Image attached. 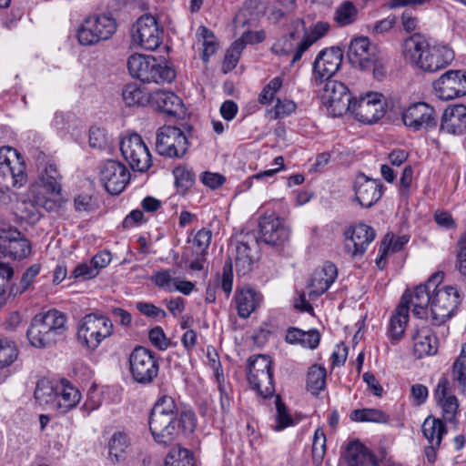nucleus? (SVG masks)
<instances>
[{
    "label": "nucleus",
    "instance_id": "1a4fd4ad",
    "mask_svg": "<svg viewBox=\"0 0 466 466\" xmlns=\"http://www.w3.org/2000/svg\"><path fill=\"white\" fill-rule=\"evenodd\" d=\"M381 93L369 91L352 100L348 112L360 123L371 125L381 119L386 113V103Z\"/></svg>",
    "mask_w": 466,
    "mask_h": 466
},
{
    "label": "nucleus",
    "instance_id": "680f3d73",
    "mask_svg": "<svg viewBox=\"0 0 466 466\" xmlns=\"http://www.w3.org/2000/svg\"><path fill=\"white\" fill-rule=\"evenodd\" d=\"M297 105L290 99H277L276 105L273 108L274 118H284L296 111Z\"/></svg>",
    "mask_w": 466,
    "mask_h": 466
},
{
    "label": "nucleus",
    "instance_id": "e2e57ef3",
    "mask_svg": "<svg viewBox=\"0 0 466 466\" xmlns=\"http://www.w3.org/2000/svg\"><path fill=\"white\" fill-rule=\"evenodd\" d=\"M276 408H277V416H276V425L274 426V430L279 431L293 423L292 418L287 412L284 404L281 403L279 397H277L276 400Z\"/></svg>",
    "mask_w": 466,
    "mask_h": 466
},
{
    "label": "nucleus",
    "instance_id": "37998d69",
    "mask_svg": "<svg viewBox=\"0 0 466 466\" xmlns=\"http://www.w3.org/2000/svg\"><path fill=\"white\" fill-rule=\"evenodd\" d=\"M326 369L319 365H312L307 374V389L318 395L326 386Z\"/></svg>",
    "mask_w": 466,
    "mask_h": 466
},
{
    "label": "nucleus",
    "instance_id": "58836bf2",
    "mask_svg": "<svg viewBox=\"0 0 466 466\" xmlns=\"http://www.w3.org/2000/svg\"><path fill=\"white\" fill-rule=\"evenodd\" d=\"M350 418L355 422H372L387 424L390 420L388 413L380 409L365 408L357 409L350 412Z\"/></svg>",
    "mask_w": 466,
    "mask_h": 466
},
{
    "label": "nucleus",
    "instance_id": "393cba45",
    "mask_svg": "<svg viewBox=\"0 0 466 466\" xmlns=\"http://www.w3.org/2000/svg\"><path fill=\"white\" fill-rule=\"evenodd\" d=\"M378 53L376 46L370 45L368 37L360 36L351 40L348 57L354 67L360 70H368L371 62H374V56Z\"/></svg>",
    "mask_w": 466,
    "mask_h": 466
},
{
    "label": "nucleus",
    "instance_id": "2eb2a0df",
    "mask_svg": "<svg viewBox=\"0 0 466 466\" xmlns=\"http://www.w3.org/2000/svg\"><path fill=\"white\" fill-rule=\"evenodd\" d=\"M319 92L322 103L333 116H340L349 111L352 99L349 88L343 83L327 80Z\"/></svg>",
    "mask_w": 466,
    "mask_h": 466
},
{
    "label": "nucleus",
    "instance_id": "bb28decb",
    "mask_svg": "<svg viewBox=\"0 0 466 466\" xmlns=\"http://www.w3.org/2000/svg\"><path fill=\"white\" fill-rule=\"evenodd\" d=\"M250 12L248 8L244 7L239 10L234 19L235 34H239L241 36L236 42H241L243 49L247 45H254L262 42L265 39V33L263 31H251L250 28L255 25L256 19L248 17Z\"/></svg>",
    "mask_w": 466,
    "mask_h": 466
},
{
    "label": "nucleus",
    "instance_id": "ddd939ff",
    "mask_svg": "<svg viewBox=\"0 0 466 466\" xmlns=\"http://www.w3.org/2000/svg\"><path fill=\"white\" fill-rule=\"evenodd\" d=\"M129 368L133 379L142 384L150 383L158 374V362L149 350L138 346L129 356Z\"/></svg>",
    "mask_w": 466,
    "mask_h": 466
},
{
    "label": "nucleus",
    "instance_id": "4be33fe9",
    "mask_svg": "<svg viewBox=\"0 0 466 466\" xmlns=\"http://www.w3.org/2000/svg\"><path fill=\"white\" fill-rule=\"evenodd\" d=\"M0 173L10 176L15 187H22L27 181L25 165L21 155L12 147L0 148Z\"/></svg>",
    "mask_w": 466,
    "mask_h": 466
},
{
    "label": "nucleus",
    "instance_id": "9b49d317",
    "mask_svg": "<svg viewBox=\"0 0 466 466\" xmlns=\"http://www.w3.org/2000/svg\"><path fill=\"white\" fill-rule=\"evenodd\" d=\"M248 380L257 393L263 397H271L275 391L271 360L267 355H258L248 360Z\"/></svg>",
    "mask_w": 466,
    "mask_h": 466
},
{
    "label": "nucleus",
    "instance_id": "4d7b16f0",
    "mask_svg": "<svg viewBox=\"0 0 466 466\" xmlns=\"http://www.w3.org/2000/svg\"><path fill=\"white\" fill-rule=\"evenodd\" d=\"M17 209L21 212L23 218L36 221L41 216L40 209L43 208L32 201L27 194L26 198L18 204Z\"/></svg>",
    "mask_w": 466,
    "mask_h": 466
},
{
    "label": "nucleus",
    "instance_id": "c85d7f7f",
    "mask_svg": "<svg viewBox=\"0 0 466 466\" xmlns=\"http://www.w3.org/2000/svg\"><path fill=\"white\" fill-rule=\"evenodd\" d=\"M338 270L334 264L326 262L316 268L308 284L309 297H319L325 293L335 281Z\"/></svg>",
    "mask_w": 466,
    "mask_h": 466
},
{
    "label": "nucleus",
    "instance_id": "2f4dec72",
    "mask_svg": "<svg viewBox=\"0 0 466 466\" xmlns=\"http://www.w3.org/2000/svg\"><path fill=\"white\" fill-rule=\"evenodd\" d=\"M149 103L155 109L169 116H181L185 114L182 100L173 92L157 90L150 94Z\"/></svg>",
    "mask_w": 466,
    "mask_h": 466
},
{
    "label": "nucleus",
    "instance_id": "473e14b6",
    "mask_svg": "<svg viewBox=\"0 0 466 466\" xmlns=\"http://www.w3.org/2000/svg\"><path fill=\"white\" fill-rule=\"evenodd\" d=\"M441 128L449 134H461L466 128V106H449L442 115Z\"/></svg>",
    "mask_w": 466,
    "mask_h": 466
},
{
    "label": "nucleus",
    "instance_id": "052dcab7",
    "mask_svg": "<svg viewBox=\"0 0 466 466\" xmlns=\"http://www.w3.org/2000/svg\"><path fill=\"white\" fill-rule=\"evenodd\" d=\"M211 238V230L205 228L198 230L193 238V245L197 248V252L204 256L210 245Z\"/></svg>",
    "mask_w": 466,
    "mask_h": 466
},
{
    "label": "nucleus",
    "instance_id": "69168bd1",
    "mask_svg": "<svg viewBox=\"0 0 466 466\" xmlns=\"http://www.w3.org/2000/svg\"><path fill=\"white\" fill-rule=\"evenodd\" d=\"M150 342L158 350H165L168 348L170 341L167 338L161 327H155L148 333Z\"/></svg>",
    "mask_w": 466,
    "mask_h": 466
},
{
    "label": "nucleus",
    "instance_id": "6e6552de",
    "mask_svg": "<svg viewBox=\"0 0 466 466\" xmlns=\"http://www.w3.org/2000/svg\"><path fill=\"white\" fill-rule=\"evenodd\" d=\"M163 33V28L155 16L144 15L131 27V46L154 51L160 46Z\"/></svg>",
    "mask_w": 466,
    "mask_h": 466
},
{
    "label": "nucleus",
    "instance_id": "a878e982",
    "mask_svg": "<svg viewBox=\"0 0 466 466\" xmlns=\"http://www.w3.org/2000/svg\"><path fill=\"white\" fill-rule=\"evenodd\" d=\"M382 187L379 180L369 178L360 174L356 177L354 182L356 199L361 207L370 208L380 198Z\"/></svg>",
    "mask_w": 466,
    "mask_h": 466
},
{
    "label": "nucleus",
    "instance_id": "9d476101",
    "mask_svg": "<svg viewBox=\"0 0 466 466\" xmlns=\"http://www.w3.org/2000/svg\"><path fill=\"white\" fill-rule=\"evenodd\" d=\"M116 30V23L109 15H91L85 19L77 31V39L83 46H93L110 38Z\"/></svg>",
    "mask_w": 466,
    "mask_h": 466
},
{
    "label": "nucleus",
    "instance_id": "338daca9",
    "mask_svg": "<svg viewBox=\"0 0 466 466\" xmlns=\"http://www.w3.org/2000/svg\"><path fill=\"white\" fill-rule=\"evenodd\" d=\"M107 144V134L105 129L93 127L89 130V145L94 148H104Z\"/></svg>",
    "mask_w": 466,
    "mask_h": 466
},
{
    "label": "nucleus",
    "instance_id": "6e6d98bb",
    "mask_svg": "<svg viewBox=\"0 0 466 466\" xmlns=\"http://www.w3.org/2000/svg\"><path fill=\"white\" fill-rule=\"evenodd\" d=\"M283 85V79L281 76H276L272 78L262 89L258 96V102L262 105H268L271 103L275 97V95L279 92Z\"/></svg>",
    "mask_w": 466,
    "mask_h": 466
},
{
    "label": "nucleus",
    "instance_id": "b1692460",
    "mask_svg": "<svg viewBox=\"0 0 466 466\" xmlns=\"http://www.w3.org/2000/svg\"><path fill=\"white\" fill-rule=\"evenodd\" d=\"M411 298L412 293L407 290L390 318L387 336L392 344L398 343L403 338L409 321Z\"/></svg>",
    "mask_w": 466,
    "mask_h": 466
},
{
    "label": "nucleus",
    "instance_id": "ea45409f",
    "mask_svg": "<svg viewBox=\"0 0 466 466\" xmlns=\"http://www.w3.org/2000/svg\"><path fill=\"white\" fill-rule=\"evenodd\" d=\"M164 466H196L194 454L186 448L175 446L167 454Z\"/></svg>",
    "mask_w": 466,
    "mask_h": 466
},
{
    "label": "nucleus",
    "instance_id": "c9c22d12",
    "mask_svg": "<svg viewBox=\"0 0 466 466\" xmlns=\"http://www.w3.org/2000/svg\"><path fill=\"white\" fill-rule=\"evenodd\" d=\"M348 466H377L374 456L360 443H350L346 451Z\"/></svg>",
    "mask_w": 466,
    "mask_h": 466
},
{
    "label": "nucleus",
    "instance_id": "de8ad7c7",
    "mask_svg": "<svg viewBox=\"0 0 466 466\" xmlns=\"http://www.w3.org/2000/svg\"><path fill=\"white\" fill-rule=\"evenodd\" d=\"M122 96L128 106H141L146 102H150V95L147 96L136 84L127 85L123 89Z\"/></svg>",
    "mask_w": 466,
    "mask_h": 466
},
{
    "label": "nucleus",
    "instance_id": "bf43d9fd",
    "mask_svg": "<svg viewBox=\"0 0 466 466\" xmlns=\"http://www.w3.org/2000/svg\"><path fill=\"white\" fill-rule=\"evenodd\" d=\"M173 272L169 269L157 271L151 278L154 284L167 291H174L176 279L172 277Z\"/></svg>",
    "mask_w": 466,
    "mask_h": 466
},
{
    "label": "nucleus",
    "instance_id": "dca6fc26",
    "mask_svg": "<svg viewBox=\"0 0 466 466\" xmlns=\"http://www.w3.org/2000/svg\"><path fill=\"white\" fill-rule=\"evenodd\" d=\"M30 241L16 228H0V257L21 260L31 254Z\"/></svg>",
    "mask_w": 466,
    "mask_h": 466
},
{
    "label": "nucleus",
    "instance_id": "a18cd8bd",
    "mask_svg": "<svg viewBox=\"0 0 466 466\" xmlns=\"http://www.w3.org/2000/svg\"><path fill=\"white\" fill-rule=\"evenodd\" d=\"M34 183L51 186L62 190L61 175L57 167L54 163H47L38 173L37 178Z\"/></svg>",
    "mask_w": 466,
    "mask_h": 466
},
{
    "label": "nucleus",
    "instance_id": "a211bd4d",
    "mask_svg": "<svg viewBox=\"0 0 466 466\" xmlns=\"http://www.w3.org/2000/svg\"><path fill=\"white\" fill-rule=\"evenodd\" d=\"M401 119L406 127L412 131H422L435 127L436 112L425 102L410 104L402 110Z\"/></svg>",
    "mask_w": 466,
    "mask_h": 466
},
{
    "label": "nucleus",
    "instance_id": "774afa93",
    "mask_svg": "<svg viewBox=\"0 0 466 466\" xmlns=\"http://www.w3.org/2000/svg\"><path fill=\"white\" fill-rule=\"evenodd\" d=\"M372 69V75L376 79H381L386 76L387 73V61L386 59L378 52L374 56V62H371L369 66L368 70Z\"/></svg>",
    "mask_w": 466,
    "mask_h": 466
},
{
    "label": "nucleus",
    "instance_id": "423d86ee",
    "mask_svg": "<svg viewBox=\"0 0 466 466\" xmlns=\"http://www.w3.org/2000/svg\"><path fill=\"white\" fill-rule=\"evenodd\" d=\"M127 68L132 77L144 83H170L176 77L171 66L150 55H131L127 59Z\"/></svg>",
    "mask_w": 466,
    "mask_h": 466
},
{
    "label": "nucleus",
    "instance_id": "0e129e2a",
    "mask_svg": "<svg viewBox=\"0 0 466 466\" xmlns=\"http://www.w3.org/2000/svg\"><path fill=\"white\" fill-rule=\"evenodd\" d=\"M173 175L177 187L187 188L194 183V174L185 167H177L173 170Z\"/></svg>",
    "mask_w": 466,
    "mask_h": 466
},
{
    "label": "nucleus",
    "instance_id": "6ab92c4d",
    "mask_svg": "<svg viewBox=\"0 0 466 466\" xmlns=\"http://www.w3.org/2000/svg\"><path fill=\"white\" fill-rule=\"evenodd\" d=\"M343 60V53L339 47L321 50L313 63V85L318 86L324 81L330 80L339 70Z\"/></svg>",
    "mask_w": 466,
    "mask_h": 466
},
{
    "label": "nucleus",
    "instance_id": "5fc2aeb1",
    "mask_svg": "<svg viewBox=\"0 0 466 466\" xmlns=\"http://www.w3.org/2000/svg\"><path fill=\"white\" fill-rule=\"evenodd\" d=\"M242 51L243 46L241 42L235 41L231 45L225 55V58L222 64V70L224 73H228L236 67Z\"/></svg>",
    "mask_w": 466,
    "mask_h": 466
},
{
    "label": "nucleus",
    "instance_id": "7c9ffc66",
    "mask_svg": "<svg viewBox=\"0 0 466 466\" xmlns=\"http://www.w3.org/2000/svg\"><path fill=\"white\" fill-rule=\"evenodd\" d=\"M435 399L441 408L443 420L454 422L459 409L457 398L450 392L449 381L446 378L440 379L434 392Z\"/></svg>",
    "mask_w": 466,
    "mask_h": 466
},
{
    "label": "nucleus",
    "instance_id": "3c124183",
    "mask_svg": "<svg viewBox=\"0 0 466 466\" xmlns=\"http://www.w3.org/2000/svg\"><path fill=\"white\" fill-rule=\"evenodd\" d=\"M213 363H214V368L218 370V368L216 366V361L214 360H213ZM217 380L218 383V391H219V396H220L219 400H220L221 410L223 412H228V411H229V410L231 408L232 401H233L232 390L229 387V385H228L224 381L223 374H220L218 370H217Z\"/></svg>",
    "mask_w": 466,
    "mask_h": 466
},
{
    "label": "nucleus",
    "instance_id": "7ed1b4c3",
    "mask_svg": "<svg viewBox=\"0 0 466 466\" xmlns=\"http://www.w3.org/2000/svg\"><path fill=\"white\" fill-rule=\"evenodd\" d=\"M329 30L326 22H318L309 28L302 19L294 21V31L282 36L272 46L271 50L279 56H286L295 50L291 63L300 60L302 55L317 41L322 38Z\"/></svg>",
    "mask_w": 466,
    "mask_h": 466
},
{
    "label": "nucleus",
    "instance_id": "e433bc0d",
    "mask_svg": "<svg viewBox=\"0 0 466 466\" xmlns=\"http://www.w3.org/2000/svg\"><path fill=\"white\" fill-rule=\"evenodd\" d=\"M235 266L239 275L248 274L255 260V254L247 241H238L235 245Z\"/></svg>",
    "mask_w": 466,
    "mask_h": 466
},
{
    "label": "nucleus",
    "instance_id": "8fccbe9b",
    "mask_svg": "<svg viewBox=\"0 0 466 466\" xmlns=\"http://www.w3.org/2000/svg\"><path fill=\"white\" fill-rule=\"evenodd\" d=\"M129 445L127 434L123 432H115L108 442L109 455L118 461L126 452Z\"/></svg>",
    "mask_w": 466,
    "mask_h": 466
},
{
    "label": "nucleus",
    "instance_id": "49530a36",
    "mask_svg": "<svg viewBox=\"0 0 466 466\" xmlns=\"http://www.w3.org/2000/svg\"><path fill=\"white\" fill-rule=\"evenodd\" d=\"M19 350L16 343L7 338H0V369L6 368L17 359Z\"/></svg>",
    "mask_w": 466,
    "mask_h": 466
},
{
    "label": "nucleus",
    "instance_id": "20e7f679",
    "mask_svg": "<svg viewBox=\"0 0 466 466\" xmlns=\"http://www.w3.org/2000/svg\"><path fill=\"white\" fill-rule=\"evenodd\" d=\"M66 329V315L56 309H50L33 317L26 335L33 347L45 349L56 344L64 337Z\"/></svg>",
    "mask_w": 466,
    "mask_h": 466
},
{
    "label": "nucleus",
    "instance_id": "c756f323",
    "mask_svg": "<svg viewBox=\"0 0 466 466\" xmlns=\"http://www.w3.org/2000/svg\"><path fill=\"white\" fill-rule=\"evenodd\" d=\"M81 400V393L77 388L68 380H61L56 382V396L53 402V410L65 414L76 408Z\"/></svg>",
    "mask_w": 466,
    "mask_h": 466
},
{
    "label": "nucleus",
    "instance_id": "79ce46f5",
    "mask_svg": "<svg viewBox=\"0 0 466 466\" xmlns=\"http://www.w3.org/2000/svg\"><path fill=\"white\" fill-rule=\"evenodd\" d=\"M40 268L41 267L38 264L30 266L22 275L19 283L9 287L8 298L14 299L16 296L25 293L34 283L36 276L40 272Z\"/></svg>",
    "mask_w": 466,
    "mask_h": 466
},
{
    "label": "nucleus",
    "instance_id": "4468645a",
    "mask_svg": "<svg viewBox=\"0 0 466 466\" xmlns=\"http://www.w3.org/2000/svg\"><path fill=\"white\" fill-rule=\"evenodd\" d=\"M188 140L181 129L166 126L157 132L156 149L169 157H181L187 152Z\"/></svg>",
    "mask_w": 466,
    "mask_h": 466
},
{
    "label": "nucleus",
    "instance_id": "13d9d810",
    "mask_svg": "<svg viewBox=\"0 0 466 466\" xmlns=\"http://www.w3.org/2000/svg\"><path fill=\"white\" fill-rule=\"evenodd\" d=\"M326 451V435L322 428H318L313 435L312 457L314 461H322Z\"/></svg>",
    "mask_w": 466,
    "mask_h": 466
},
{
    "label": "nucleus",
    "instance_id": "0eeeda50",
    "mask_svg": "<svg viewBox=\"0 0 466 466\" xmlns=\"http://www.w3.org/2000/svg\"><path fill=\"white\" fill-rule=\"evenodd\" d=\"M114 333L112 320L102 314L89 313L78 322L77 340L85 349L94 351Z\"/></svg>",
    "mask_w": 466,
    "mask_h": 466
},
{
    "label": "nucleus",
    "instance_id": "a19ab883",
    "mask_svg": "<svg viewBox=\"0 0 466 466\" xmlns=\"http://www.w3.org/2000/svg\"><path fill=\"white\" fill-rule=\"evenodd\" d=\"M56 396V382L54 383L46 379L38 380L35 390V399L41 405H46L53 410V402Z\"/></svg>",
    "mask_w": 466,
    "mask_h": 466
},
{
    "label": "nucleus",
    "instance_id": "603ef678",
    "mask_svg": "<svg viewBox=\"0 0 466 466\" xmlns=\"http://www.w3.org/2000/svg\"><path fill=\"white\" fill-rule=\"evenodd\" d=\"M409 241V238L403 236H390L387 235L380 248L381 257L386 256L390 253H395L400 251Z\"/></svg>",
    "mask_w": 466,
    "mask_h": 466
},
{
    "label": "nucleus",
    "instance_id": "5701e85b",
    "mask_svg": "<svg viewBox=\"0 0 466 466\" xmlns=\"http://www.w3.org/2000/svg\"><path fill=\"white\" fill-rule=\"evenodd\" d=\"M259 238L265 243L280 246L289 238V228L283 218L275 214L264 215L259 218Z\"/></svg>",
    "mask_w": 466,
    "mask_h": 466
},
{
    "label": "nucleus",
    "instance_id": "4c0bfd02",
    "mask_svg": "<svg viewBox=\"0 0 466 466\" xmlns=\"http://www.w3.org/2000/svg\"><path fill=\"white\" fill-rule=\"evenodd\" d=\"M421 432L429 444L441 446L442 438L447 433V430L441 420L430 415L424 420L421 425Z\"/></svg>",
    "mask_w": 466,
    "mask_h": 466
},
{
    "label": "nucleus",
    "instance_id": "864d4df0",
    "mask_svg": "<svg viewBox=\"0 0 466 466\" xmlns=\"http://www.w3.org/2000/svg\"><path fill=\"white\" fill-rule=\"evenodd\" d=\"M202 37L203 54L202 59L208 62L209 57L214 55L218 49V42L213 33L208 28L202 26L199 28Z\"/></svg>",
    "mask_w": 466,
    "mask_h": 466
},
{
    "label": "nucleus",
    "instance_id": "39448f33",
    "mask_svg": "<svg viewBox=\"0 0 466 466\" xmlns=\"http://www.w3.org/2000/svg\"><path fill=\"white\" fill-rule=\"evenodd\" d=\"M177 415L172 397L163 395L157 400L149 417V429L157 443L167 444L175 439L178 433Z\"/></svg>",
    "mask_w": 466,
    "mask_h": 466
},
{
    "label": "nucleus",
    "instance_id": "412c9836",
    "mask_svg": "<svg viewBox=\"0 0 466 466\" xmlns=\"http://www.w3.org/2000/svg\"><path fill=\"white\" fill-rule=\"evenodd\" d=\"M130 173L127 167L116 160H107L99 169V180L111 195H119L129 182Z\"/></svg>",
    "mask_w": 466,
    "mask_h": 466
},
{
    "label": "nucleus",
    "instance_id": "f704fd0d",
    "mask_svg": "<svg viewBox=\"0 0 466 466\" xmlns=\"http://www.w3.org/2000/svg\"><path fill=\"white\" fill-rule=\"evenodd\" d=\"M261 301V295L249 287L238 290L236 294L238 313L247 319L256 310Z\"/></svg>",
    "mask_w": 466,
    "mask_h": 466
},
{
    "label": "nucleus",
    "instance_id": "f8f14e48",
    "mask_svg": "<svg viewBox=\"0 0 466 466\" xmlns=\"http://www.w3.org/2000/svg\"><path fill=\"white\" fill-rule=\"evenodd\" d=\"M120 151L135 171L146 172L152 165L151 154L141 136L137 133L123 137L120 141Z\"/></svg>",
    "mask_w": 466,
    "mask_h": 466
},
{
    "label": "nucleus",
    "instance_id": "f257e3e1",
    "mask_svg": "<svg viewBox=\"0 0 466 466\" xmlns=\"http://www.w3.org/2000/svg\"><path fill=\"white\" fill-rule=\"evenodd\" d=\"M442 276L434 274L425 284L419 285L412 292V313L418 319H430L441 325L453 314L459 304L457 289L441 286Z\"/></svg>",
    "mask_w": 466,
    "mask_h": 466
},
{
    "label": "nucleus",
    "instance_id": "aec40b11",
    "mask_svg": "<svg viewBox=\"0 0 466 466\" xmlns=\"http://www.w3.org/2000/svg\"><path fill=\"white\" fill-rule=\"evenodd\" d=\"M375 236V230L364 223L349 227L344 232L345 252L352 258L362 257Z\"/></svg>",
    "mask_w": 466,
    "mask_h": 466
},
{
    "label": "nucleus",
    "instance_id": "09e8293b",
    "mask_svg": "<svg viewBox=\"0 0 466 466\" xmlns=\"http://www.w3.org/2000/svg\"><path fill=\"white\" fill-rule=\"evenodd\" d=\"M358 16V9L349 1L343 2L336 10L334 20L340 26H346L354 23Z\"/></svg>",
    "mask_w": 466,
    "mask_h": 466
},
{
    "label": "nucleus",
    "instance_id": "72a5a7b5",
    "mask_svg": "<svg viewBox=\"0 0 466 466\" xmlns=\"http://www.w3.org/2000/svg\"><path fill=\"white\" fill-rule=\"evenodd\" d=\"M413 350L418 358L434 355L437 350V339L428 327H421L412 334Z\"/></svg>",
    "mask_w": 466,
    "mask_h": 466
},
{
    "label": "nucleus",
    "instance_id": "f03ea898",
    "mask_svg": "<svg viewBox=\"0 0 466 466\" xmlns=\"http://www.w3.org/2000/svg\"><path fill=\"white\" fill-rule=\"evenodd\" d=\"M402 53L405 60L425 72L441 70L454 59V52L448 46L431 45L420 35L405 39Z\"/></svg>",
    "mask_w": 466,
    "mask_h": 466
},
{
    "label": "nucleus",
    "instance_id": "c03bdc74",
    "mask_svg": "<svg viewBox=\"0 0 466 466\" xmlns=\"http://www.w3.org/2000/svg\"><path fill=\"white\" fill-rule=\"evenodd\" d=\"M452 380L458 383L460 392L466 390V343L461 345L459 357L452 365Z\"/></svg>",
    "mask_w": 466,
    "mask_h": 466
},
{
    "label": "nucleus",
    "instance_id": "cd10ccee",
    "mask_svg": "<svg viewBox=\"0 0 466 466\" xmlns=\"http://www.w3.org/2000/svg\"><path fill=\"white\" fill-rule=\"evenodd\" d=\"M30 199L36 205L41 206L46 211H55L61 206V189L45 186L37 183H32L27 192Z\"/></svg>",
    "mask_w": 466,
    "mask_h": 466
},
{
    "label": "nucleus",
    "instance_id": "f3484780",
    "mask_svg": "<svg viewBox=\"0 0 466 466\" xmlns=\"http://www.w3.org/2000/svg\"><path fill=\"white\" fill-rule=\"evenodd\" d=\"M434 95L443 101L466 95V71L449 70L433 82Z\"/></svg>",
    "mask_w": 466,
    "mask_h": 466
}]
</instances>
